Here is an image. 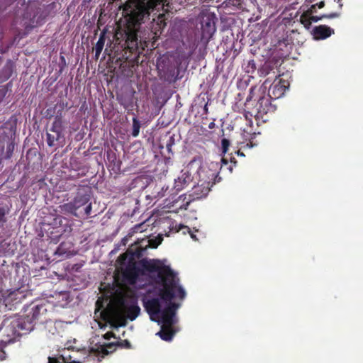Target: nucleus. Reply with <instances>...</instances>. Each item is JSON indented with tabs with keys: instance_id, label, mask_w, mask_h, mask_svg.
<instances>
[{
	"instance_id": "1",
	"label": "nucleus",
	"mask_w": 363,
	"mask_h": 363,
	"mask_svg": "<svg viewBox=\"0 0 363 363\" xmlns=\"http://www.w3.org/2000/svg\"><path fill=\"white\" fill-rule=\"evenodd\" d=\"M150 266L158 270L157 280L154 289L144 298V305L151 320L161 325L157 335L163 340L170 341L175 334L172 326L177 320V301L184 298L185 293L169 267H161L157 260L150 261Z\"/></svg>"
},
{
	"instance_id": "2",
	"label": "nucleus",
	"mask_w": 363,
	"mask_h": 363,
	"mask_svg": "<svg viewBox=\"0 0 363 363\" xmlns=\"http://www.w3.org/2000/svg\"><path fill=\"white\" fill-rule=\"evenodd\" d=\"M135 281L136 272L133 268L122 272L121 274H116L113 287L103 292L105 303L101 298L96 301L97 311L95 313L100 311V316L115 327L125 325L128 319H135L140 309L134 291L129 286Z\"/></svg>"
},
{
	"instance_id": "3",
	"label": "nucleus",
	"mask_w": 363,
	"mask_h": 363,
	"mask_svg": "<svg viewBox=\"0 0 363 363\" xmlns=\"http://www.w3.org/2000/svg\"><path fill=\"white\" fill-rule=\"evenodd\" d=\"M167 0H128L123 7V18L118 22L116 37L118 39L125 35L128 43L136 45V32L141 21L157 5L164 6Z\"/></svg>"
},
{
	"instance_id": "4",
	"label": "nucleus",
	"mask_w": 363,
	"mask_h": 363,
	"mask_svg": "<svg viewBox=\"0 0 363 363\" xmlns=\"http://www.w3.org/2000/svg\"><path fill=\"white\" fill-rule=\"evenodd\" d=\"M221 167L217 162H206L198 171V177L199 182L202 185H208L212 186L218 174V172Z\"/></svg>"
},
{
	"instance_id": "5",
	"label": "nucleus",
	"mask_w": 363,
	"mask_h": 363,
	"mask_svg": "<svg viewBox=\"0 0 363 363\" xmlns=\"http://www.w3.org/2000/svg\"><path fill=\"white\" fill-rule=\"evenodd\" d=\"M288 86L289 83L286 81L282 79L275 80L269 88V94L271 97L275 99L280 98L284 94Z\"/></svg>"
},
{
	"instance_id": "6",
	"label": "nucleus",
	"mask_w": 363,
	"mask_h": 363,
	"mask_svg": "<svg viewBox=\"0 0 363 363\" xmlns=\"http://www.w3.org/2000/svg\"><path fill=\"white\" fill-rule=\"evenodd\" d=\"M63 138L62 123L60 121L57 120L54 122L52 128L48 133V142L49 145H54L55 141H59Z\"/></svg>"
},
{
	"instance_id": "7",
	"label": "nucleus",
	"mask_w": 363,
	"mask_h": 363,
	"mask_svg": "<svg viewBox=\"0 0 363 363\" xmlns=\"http://www.w3.org/2000/svg\"><path fill=\"white\" fill-rule=\"evenodd\" d=\"M333 33L334 30L325 25L316 26L313 30L314 38L317 40L327 38Z\"/></svg>"
},
{
	"instance_id": "8",
	"label": "nucleus",
	"mask_w": 363,
	"mask_h": 363,
	"mask_svg": "<svg viewBox=\"0 0 363 363\" xmlns=\"http://www.w3.org/2000/svg\"><path fill=\"white\" fill-rule=\"evenodd\" d=\"M211 189L208 185H202L201 182L198 181V184L193 188V195L196 199H201L206 196Z\"/></svg>"
},
{
	"instance_id": "9",
	"label": "nucleus",
	"mask_w": 363,
	"mask_h": 363,
	"mask_svg": "<svg viewBox=\"0 0 363 363\" xmlns=\"http://www.w3.org/2000/svg\"><path fill=\"white\" fill-rule=\"evenodd\" d=\"M113 347V345L111 344L107 345H101L100 346H97L96 348L92 347L91 352L99 359V358H103L109 352L107 350L108 348L111 349Z\"/></svg>"
},
{
	"instance_id": "10",
	"label": "nucleus",
	"mask_w": 363,
	"mask_h": 363,
	"mask_svg": "<svg viewBox=\"0 0 363 363\" xmlns=\"http://www.w3.org/2000/svg\"><path fill=\"white\" fill-rule=\"evenodd\" d=\"M202 31L203 37L210 38L216 31L214 22L211 20L203 22L202 25Z\"/></svg>"
},
{
	"instance_id": "11",
	"label": "nucleus",
	"mask_w": 363,
	"mask_h": 363,
	"mask_svg": "<svg viewBox=\"0 0 363 363\" xmlns=\"http://www.w3.org/2000/svg\"><path fill=\"white\" fill-rule=\"evenodd\" d=\"M189 180L190 178L186 174H183L181 177H178V179L175 180V188L177 190L182 189L189 182Z\"/></svg>"
},
{
	"instance_id": "12",
	"label": "nucleus",
	"mask_w": 363,
	"mask_h": 363,
	"mask_svg": "<svg viewBox=\"0 0 363 363\" xmlns=\"http://www.w3.org/2000/svg\"><path fill=\"white\" fill-rule=\"evenodd\" d=\"M313 10H307L300 17L301 23L306 28H309L311 26V18L310 15H312Z\"/></svg>"
},
{
	"instance_id": "13",
	"label": "nucleus",
	"mask_w": 363,
	"mask_h": 363,
	"mask_svg": "<svg viewBox=\"0 0 363 363\" xmlns=\"http://www.w3.org/2000/svg\"><path fill=\"white\" fill-rule=\"evenodd\" d=\"M162 235H158L155 239H151V240H148L149 245L153 248L157 247L162 242Z\"/></svg>"
},
{
	"instance_id": "14",
	"label": "nucleus",
	"mask_w": 363,
	"mask_h": 363,
	"mask_svg": "<svg viewBox=\"0 0 363 363\" xmlns=\"http://www.w3.org/2000/svg\"><path fill=\"white\" fill-rule=\"evenodd\" d=\"M104 44V40L102 38H101L94 48L96 56H99L100 55V53L103 49Z\"/></svg>"
},
{
	"instance_id": "15",
	"label": "nucleus",
	"mask_w": 363,
	"mask_h": 363,
	"mask_svg": "<svg viewBox=\"0 0 363 363\" xmlns=\"http://www.w3.org/2000/svg\"><path fill=\"white\" fill-rule=\"evenodd\" d=\"M221 145H222V152L223 154H225L228 150V147L230 145L229 144V141L224 138L222 140V142H221Z\"/></svg>"
},
{
	"instance_id": "16",
	"label": "nucleus",
	"mask_w": 363,
	"mask_h": 363,
	"mask_svg": "<svg viewBox=\"0 0 363 363\" xmlns=\"http://www.w3.org/2000/svg\"><path fill=\"white\" fill-rule=\"evenodd\" d=\"M139 124L138 123V121H136V119H133V136L136 137L138 136V133H139Z\"/></svg>"
},
{
	"instance_id": "17",
	"label": "nucleus",
	"mask_w": 363,
	"mask_h": 363,
	"mask_svg": "<svg viewBox=\"0 0 363 363\" xmlns=\"http://www.w3.org/2000/svg\"><path fill=\"white\" fill-rule=\"evenodd\" d=\"M310 18H311V22H317L319 20L322 19L323 18V16L321 17H318V16H313L310 15Z\"/></svg>"
},
{
	"instance_id": "18",
	"label": "nucleus",
	"mask_w": 363,
	"mask_h": 363,
	"mask_svg": "<svg viewBox=\"0 0 363 363\" xmlns=\"http://www.w3.org/2000/svg\"><path fill=\"white\" fill-rule=\"evenodd\" d=\"M6 358V353L0 347V360H4Z\"/></svg>"
},
{
	"instance_id": "19",
	"label": "nucleus",
	"mask_w": 363,
	"mask_h": 363,
	"mask_svg": "<svg viewBox=\"0 0 363 363\" xmlns=\"http://www.w3.org/2000/svg\"><path fill=\"white\" fill-rule=\"evenodd\" d=\"M163 16H164V15H163V14H160V15L158 16L157 23H161V24H163V26H164V23H163V21H164V19H163Z\"/></svg>"
},
{
	"instance_id": "20",
	"label": "nucleus",
	"mask_w": 363,
	"mask_h": 363,
	"mask_svg": "<svg viewBox=\"0 0 363 363\" xmlns=\"http://www.w3.org/2000/svg\"><path fill=\"white\" fill-rule=\"evenodd\" d=\"M337 16V13H332V14H330L329 16H323V18H335Z\"/></svg>"
},
{
	"instance_id": "21",
	"label": "nucleus",
	"mask_w": 363,
	"mask_h": 363,
	"mask_svg": "<svg viewBox=\"0 0 363 363\" xmlns=\"http://www.w3.org/2000/svg\"><path fill=\"white\" fill-rule=\"evenodd\" d=\"M111 336H112V333H106V334L104 335V337L106 340H108Z\"/></svg>"
},
{
	"instance_id": "22",
	"label": "nucleus",
	"mask_w": 363,
	"mask_h": 363,
	"mask_svg": "<svg viewBox=\"0 0 363 363\" xmlns=\"http://www.w3.org/2000/svg\"><path fill=\"white\" fill-rule=\"evenodd\" d=\"M49 363H58V361L55 358L50 357Z\"/></svg>"
},
{
	"instance_id": "23",
	"label": "nucleus",
	"mask_w": 363,
	"mask_h": 363,
	"mask_svg": "<svg viewBox=\"0 0 363 363\" xmlns=\"http://www.w3.org/2000/svg\"><path fill=\"white\" fill-rule=\"evenodd\" d=\"M325 4H324V1H320L319 4H318V8L319 9H322L323 6H324Z\"/></svg>"
},
{
	"instance_id": "24",
	"label": "nucleus",
	"mask_w": 363,
	"mask_h": 363,
	"mask_svg": "<svg viewBox=\"0 0 363 363\" xmlns=\"http://www.w3.org/2000/svg\"><path fill=\"white\" fill-rule=\"evenodd\" d=\"M221 162L223 164H226L228 163L227 160L224 157L221 158Z\"/></svg>"
},
{
	"instance_id": "25",
	"label": "nucleus",
	"mask_w": 363,
	"mask_h": 363,
	"mask_svg": "<svg viewBox=\"0 0 363 363\" xmlns=\"http://www.w3.org/2000/svg\"><path fill=\"white\" fill-rule=\"evenodd\" d=\"M315 5H312L311 6L310 9H308V10H313V13L315 12Z\"/></svg>"
},
{
	"instance_id": "26",
	"label": "nucleus",
	"mask_w": 363,
	"mask_h": 363,
	"mask_svg": "<svg viewBox=\"0 0 363 363\" xmlns=\"http://www.w3.org/2000/svg\"><path fill=\"white\" fill-rule=\"evenodd\" d=\"M190 235H191V238L195 240H196L197 239L196 238V236L194 233H190Z\"/></svg>"
},
{
	"instance_id": "27",
	"label": "nucleus",
	"mask_w": 363,
	"mask_h": 363,
	"mask_svg": "<svg viewBox=\"0 0 363 363\" xmlns=\"http://www.w3.org/2000/svg\"><path fill=\"white\" fill-rule=\"evenodd\" d=\"M4 96V91L2 90H0V99H1Z\"/></svg>"
},
{
	"instance_id": "28",
	"label": "nucleus",
	"mask_w": 363,
	"mask_h": 363,
	"mask_svg": "<svg viewBox=\"0 0 363 363\" xmlns=\"http://www.w3.org/2000/svg\"><path fill=\"white\" fill-rule=\"evenodd\" d=\"M182 228H184L183 225H181L179 228V230H182Z\"/></svg>"
},
{
	"instance_id": "29",
	"label": "nucleus",
	"mask_w": 363,
	"mask_h": 363,
	"mask_svg": "<svg viewBox=\"0 0 363 363\" xmlns=\"http://www.w3.org/2000/svg\"><path fill=\"white\" fill-rule=\"evenodd\" d=\"M313 0H309L308 1H309L310 3H312V2H313Z\"/></svg>"
}]
</instances>
